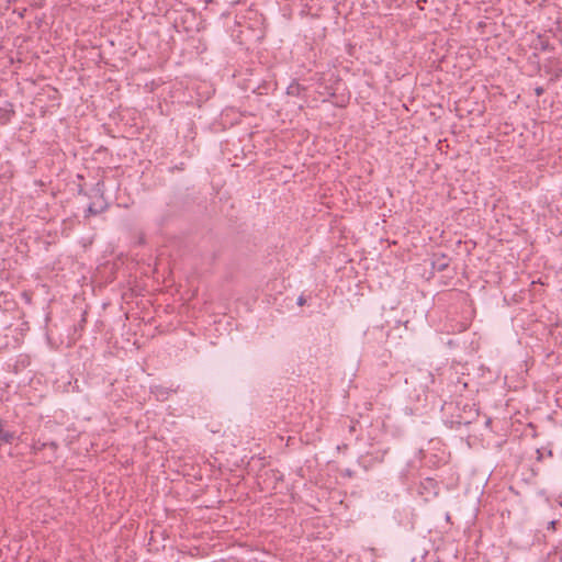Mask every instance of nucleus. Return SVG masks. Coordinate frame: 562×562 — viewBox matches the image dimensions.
<instances>
[{
  "instance_id": "10",
  "label": "nucleus",
  "mask_w": 562,
  "mask_h": 562,
  "mask_svg": "<svg viewBox=\"0 0 562 562\" xmlns=\"http://www.w3.org/2000/svg\"><path fill=\"white\" fill-rule=\"evenodd\" d=\"M305 302H306V301H305V299H304V296H303V295H301V296H299V297H297V305L302 306V305H304V304H305Z\"/></svg>"
},
{
  "instance_id": "3",
  "label": "nucleus",
  "mask_w": 562,
  "mask_h": 562,
  "mask_svg": "<svg viewBox=\"0 0 562 562\" xmlns=\"http://www.w3.org/2000/svg\"><path fill=\"white\" fill-rule=\"evenodd\" d=\"M450 258L446 255L437 256L432 261V269L436 271H443L449 267Z\"/></svg>"
},
{
  "instance_id": "1",
  "label": "nucleus",
  "mask_w": 562,
  "mask_h": 562,
  "mask_svg": "<svg viewBox=\"0 0 562 562\" xmlns=\"http://www.w3.org/2000/svg\"><path fill=\"white\" fill-rule=\"evenodd\" d=\"M15 115L14 105L12 102H5L2 106H0V124L7 125L11 122L12 117Z\"/></svg>"
},
{
  "instance_id": "4",
  "label": "nucleus",
  "mask_w": 562,
  "mask_h": 562,
  "mask_svg": "<svg viewBox=\"0 0 562 562\" xmlns=\"http://www.w3.org/2000/svg\"><path fill=\"white\" fill-rule=\"evenodd\" d=\"M304 90V88L296 81H293L288 88L286 93L289 95L299 97L301 92Z\"/></svg>"
},
{
  "instance_id": "7",
  "label": "nucleus",
  "mask_w": 562,
  "mask_h": 562,
  "mask_svg": "<svg viewBox=\"0 0 562 562\" xmlns=\"http://www.w3.org/2000/svg\"><path fill=\"white\" fill-rule=\"evenodd\" d=\"M47 447V443L46 442H41V441H36L34 442L32 446H31V450L33 453H38L40 451H42L43 449H45Z\"/></svg>"
},
{
  "instance_id": "11",
  "label": "nucleus",
  "mask_w": 562,
  "mask_h": 562,
  "mask_svg": "<svg viewBox=\"0 0 562 562\" xmlns=\"http://www.w3.org/2000/svg\"><path fill=\"white\" fill-rule=\"evenodd\" d=\"M549 528H552V529L555 528V520H552L549 522Z\"/></svg>"
},
{
  "instance_id": "6",
  "label": "nucleus",
  "mask_w": 562,
  "mask_h": 562,
  "mask_svg": "<svg viewBox=\"0 0 562 562\" xmlns=\"http://www.w3.org/2000/svg\"><path fill=\"white\" fill-rule=\"evenodd\" d=\"M104 210H105V206H102L101 209H95V207H94V204H92V203H91V204L88 206V209L86 210V215H85V217H89V216H91V215H97V214L101 213V212H102V211H104Z\"/></svg>"
},
{
  "instance_id": "8",
  "label": "nucleus",
  "mask_w": 562,
  "mask_h": 562,
  "mask_svg": "<svg viewBox=\"0 0 562 562\" xmlns=\"http://www.w3.org/2000/svg\"><path fill=\"white\" fill-rule=\"evenodd\" d=\"M535 93H536V95H537V97L542 95V94L544 93V89H543V87H537V88H535Z\"/></svg>"
},
{
  "instance_id": "9",
  "label": "nucleus",
  "mask_w": 562,
  "mask_h": 562,
  "mask_svg": "<svg viewBox=\"0 0 562 562\" xmlns=\"http://www.w3.org/2000/svg\"><path fill=\"white\" fill-rule=\"evenodd\" d=\"M47 447H49L53 451H56L58 448V443L55 441L46 442Z\"/></svg>"
},
{
  "instance_id": "5",
  "label": "nucleus",
  "mask_w": 562,
  "mask_h": 562,
  "mask_svg": "<svg viewBox=\"0 0 562 562\" xmlns=\"http://www.w3.org/2000/svg\"><path fill=\"white\" fill-rule=\"evenodd\" d=\"M536 453H537V460L538 461H542L544 458L553 457L552 449L551 448H546V447L537 449Z\"/></svg>"
},
{
  "instance_id": "2",
  "label": "nucleus",
  "mask_w": 562,
  "mask_h": 562,
  "mask_svg": "<svg viewBox=\"0 0 562 562\" xmlns=\"http://www.w3.org/2000/svg\"><path fill=\"white\" fill-rule=\"evenodd\" d=\"M20 436L14 430L5 428V423L0 420V443H12L14 440H19Z\"/></svg>"
}]
</instances>
